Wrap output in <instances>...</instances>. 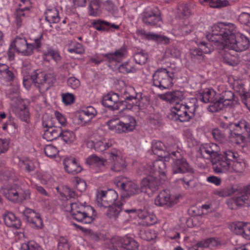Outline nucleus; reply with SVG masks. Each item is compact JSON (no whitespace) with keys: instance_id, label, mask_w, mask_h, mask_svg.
Masks as SVG:
<instances>
[{"instance_id":"4468645a","label":"nucleus","mask_w":250,"mask_h":250,"mask_svg":"<svg viewBox=\"0 0 250 250\" xmlns=\"http://www.w3.org/2000/svg\"><path fill=\"white\" fill-rule=\"evenodd\" d=\"M168 155L173 159L172 171L173 174L177 173H193L192 168L189 165L187 160L180 158L181 155L178 151L168 152Z\"/></svg>"},{"instance_id":"a211bd4d","label":"nucleus","mask_w":250,"mask_h":250,"mask_svg":"<svg viewBox=\"0 0 250 250\" xmlns=\"http://www.w3.org/2000/svg\"><path fill=\"white\" fill-rule=\"evenodd\" d=\"M11 42L18 54L23 56H30L33 55V46L27 42L25 38L17 36Z\"/></svg>"},{"instance_id":"f257e3e1","label":"nucleus","mask_w":250,"mask_h":250,"mask_svg":"<svg viewBox=\"0 0 250 250\" xmlns=\"http://www.w3.org/2000/svg\"><path fill=\"white\" fill-rule=\"evenodd\" d=\"M207 39L219 49L228 48L236 52L247 50L250 46L249 39L237 33L235 25L231 23L218 22L210 26Z\"/></svg>"},{"instance_id":"aec40b11","label":"nucleus","mask_w":250,"mask_h":250,"mask_svg":"<svg viewBox=\"0 0 250 250\" xmlns=\"http://www.w3.org/2000/svg\"><path fill=\"white\" fill-rule=\"evenodd\" d=\"M177 199L171 196L169 190L164 189L161 191L155 199V204L157 206L172 207L176 203Z\"/></svg>"},{"instance_id":"0e129e2a","label":"nucleus","mask_w":250,"mask_h":250,"mask_svg":"<svg viewBox=\"0 0 250 250\" xmlns=\"http://www.w3.org/2000/svg\"><path fill=\"white\" fill-rule=\"evenodd\" d=\"M43 41V37L42 34H41L39 37L36 38L34 40L33 43H30L33 46V54L34 53V50L38 51L42 47V42Z\"/></svg>"},{"instance_id":"49530a36","label":"nucleus","mask_w":250,"mask_h":250,"mask_svg":"<svg viewBox=\"0 0 250 250\" xmlns=\"http://www.w3.org/2000/svg\"><path fill=\"white\" fill-rule=\"evenodd\" d=\"M86 163L89 165L95 166L98 167H101L104 166V160L97 156L95 154H93L89 156L86 159Z\"/></svg>"},{"instance_id":"dca6fc26","label":"nucleus","mask_w":250,"mask_h":250,"mask_svg":"<svg viewBox=\"0 0 250 250\" xmlns=\"http://www.w3.org/2000/svg\"><path fill=\"white\" fill-rule=\"evenodd\" d=\"M143 22L148 26L160 27L162 19L159 11L155 8L147 7L142 14Z\"/></svg>"},{"instance_id":"6ab92c4d","label":"nucleus","mask_w":250,"mask_h":250,"mask_svg":"<svg viewBox=\"0 0 250 250\" xmlns=\"http://www.w3.org/2000/svg\"><path fill=\"white\" fill-rule=\"evenodd\" d=\"M42 125L44 128L43 137L47 141H52L61 136L62 128L52 125L50 122L43 119Z\"/></svg>"},{"instance_id":"c9c22d12","label":"nucleus","mask_w":250,"mask_h":250,"mask_svg":"<svg viewBox=\"0 0 250 250\" xmlns=\"http://www.w3.org/2000/svg\"><path fill=\"white\" fill-rule=\"evenodd\" d=\"M138 216L142 220L140 223L144 226H151L156 222V216L147 212L141 211L139 213Z\"/></svg>"},{"instance_id":"bb28decb","label":"nucleus","mask_w":250,"mask_h":250,"mask_svg":"<svg viewBox=\"0 0 250 250\" xmlns=\"http://www.w3.org/2000/svg\"><path fill=\"white\" fill-rule=\"evenodd\" d=\"M63 165L65 170L68 173L76 174L80 172L82 170L81 166L78 164L74 158H65L63 160Z\"/></svg>"},{"instance_id":"4d7b16f0","label":"nucleus","mask_w":250,"mask_h":250,"mask_svg":"<svg viewBox=\"0 0 250 250\" xmlns=\"http://www.w3.org/2000/svg\"><path fill=\"white\" fill-rule=\"evenodd\" d=\"M20 165L21 167L27 172H31L34 171L35 169V166L34 163L29 160H22L20 162Z\"/></svg>"},{"instance_id":"052dcab7","label":"nucleus","mask_w":250,"mask_h":250,"mask_svg":"<svg viewBox=\"0 0 250 250\" xmlns=\"http://www.w3.org/2000/svg\"><path fill=\"white\" fill-rule=\"evenodd\" d=\"M152 150L154 154H158L159 151H164L165 148L164 144L161 141L153 140L152 142Z\"/></svg>"},{"instance_id":"20e7f679","label":"nucleus","mask_w":250,"mask_h":250,"mask_svg":"<svg viewBox=\"0 0 250 250\" xmlns=\"http://www.w3.org/2000/svg\"><path fill=\"white\" fill-rule=\"evenodd\" d=\"M118 194L114 190L100 191L96 195V203L100 208H107V216L115 219L122 210V203L118 200Z\"/></svg>"},{"instance_id":"f03ea898","label":"nucleus","mask_w":250,"mask_h":250,"mask_svg":"<svg viewBox=\"0 0 250 250\" xmlns=\"http://www.w3.org/2000/svg\"><path fill=\"white\" fill-rule=\"evenodd\" d=\"M220 147L216 144L202 145L200 152L205 159H211L215 173L241 172L245 167V163L239 154L231 150H226L220 153Z\"/></svg>"},{"instance_id":"58836bf2","label":"nucleus","mask_w":250,"mask_h":250,"mask_svg":"<svg viewBox=\"0 0 250 250\" xmlns=\"http://www.w3.org/2000/svg\"><path fill=\"white\" fill-rule=\"evenodd\" d=\"M30 7L25 6L23 8H19L16 10V23L18 28L22 25L25 16L28 15Z\"/></svg>"},{"instance_id":"e2e57ef3","label":"nucleus","mask_w":250,"mask_h":250,"mask_svg":"<svg viewBox=\"0 0 250 250\" xmlns=\"http://www.w3.org/2000/svg\"><path fill=\"white\" fill-rule=\"evenodd\" d=\"M238 21L242 24L250 26V14L242 12L238 17Z\"/></svg>"},{"instance_id":"a878e982","label":"nucleus","mask_w":250,"mask_h":250,"mask_svg":"<svg viewBox=\"0 0 250 250\" xmlns=\"http://www.w3.org/2000/svg\"><path fill=\"white\" fill-rule=\"evenodd\" d=\"M233 201L238 206H249L250 205V185L244 188L239 195L234 197Z\"/></svg>"},{"instance_id":"4c0bfd02","label":"nucleus","mask_w":250,"mask_h":250,"mask_svg":"<svg viewBox=\"0 0 250 250\" xmlns=\"http://www.w3.org/2000/svg\"><path fill=\"white\" fill-rule=\"evenodd\" d=\"M45 18L50 23H58L60 21L59 11L56 7L47 9L45 12Z\"/></svg>"},{"instance_id":"13d9d810","label":"nucleus","mask_w":250,"mask_h":250,"mask_svg":"<svg viewBox=\"0 0 250 250\" xmlns=\"http://www.w3.org/2000/svg\"><path fill=\"white\" fill-rule=\"evenodd\" d=\"M123 238L117 237L113 238L111 241V246H109V249L113 250H119L123 248Z\"/></svg>"},{"instance_id":"680f3d73","label":"nucleus","mask_w":250,"mask_h":250,"mask_svg":"<svg viewBox=\"0 0 250 250\" xmlns=\"http://www.w3.org/2000/svg\"><path fill=\"white\" fill-rule=\"evenodd\" d=\"M134 59L137 63L142 65L146 62L147 55L143 52H140L135 55Z\"/></svg>"},{"instance_id":"3c124183","label":"nucleus","mask_w":250,"mask_h":250,"mask_svg":"<svg viewBox=\"0 0 250 250\" xmlns=\"http://www.w3.org/2000/svg\"><path fill=\"white\" fill-rule=\"evenodd\" d=\"M244 225V222H235L230 225V229L236 234L242 236L243 233H244L243 231Z\"/></svg>"},{"instance_id":"a19ab883","label":"nucleus","mask_w":250,"mask_h":250,"mask_svg":"<svg viewBox=\"0 0 250 250\" xmlns=\"http://www.w3.org/2000/svg\"><path fill=\"white\" fill-rule=\"evenodd\" d=\"M117 70L120 73L127 74L136 72V69L132 63L127 61L119 65L117 64Z\"/></svg>"},{"instance_id":"69168bd1","label":"nucleus","mask_w":250,"mask_h":250,"mask_svg":"<svg viewBox=\"0 0 250 250\" xmlns=\"http://www.w3.org/2000/svg\"><path fill=\"white\" fill-rule=\"evenodd\" d=\"M67 84L72 89H75L80 86V82L76 78L70 77L67 80Z\"/></svg>"},{"instance_id":"473e14b6","label":"nucleus","mask_w":250,"mask_h":250,"mask_svg":"<svg viewBox=\"0 0 250 250\" xmlns=\"http://www.w3.org/2000/svg\"><path fill=\"white\" fill-rule=\"evenodd\" d=\"M237 123H238L236 124ZM235 124V123H231L230 124V129L229 130V138L232 142L239 145L244 142L245 138L241 133H239L238 132L240 131H241L242 132H246V131L244 128H242V130L239 129L237 130L235 128V127H232V125Z\"/></svg>"},{"instance_id":"864d4df0","label":"nucleus","mask_w":250,"mask_h":250,"mask_svg":"<svg viewBox=\"0 0 250 250\" xmlns=\"http://www.w3.org/2000/svg\"><path fill=\"white\" fill-rule=\"evenodd\" d=\"M45 155L49 158H54L58 154V148L51 145H46L44 148Z\"/></svg>"},{"instance_id":"412c9836","label":"nucleus","mask_w":250,"mask_h":250,"mask_svg":"<svg viewBox=\"0 0 250 250\" xmlns=\"http://www.w3.org/2000/svg\"><path fill=\"white\" fill-rule=\"evenodd\" d=\"M115 142L112 139H104L100 140L89 141L87 143V146L94 149L96 151L103 152L107 149L112 147Z\"/></svg>"},{"instance_id":"0eeeda50","label":"nucleus","mask_w":250,"mask_h":250,"mask_svg":"<svg viewBox=\"0 0 250 250\" xmlns=\"http://www.w3.org/2000/svg\"><path fill=\"white\" fill-rule=\"evenodd\" d=\"M126 56L127 50L125 47L122 46L114 52L102 54H95L90 57V61L95 64L98 65L104 61V58H105L109 63V66L112 67L114 63L120 62Z\"/></svg>"},{"instance_id":"1a4fd4ad","label":"nucleus","mask_w":250,"mask_h":250,"mask_svg":"<svg viewBox=\"0 0 250 250\" xmlns=\"http://www.w3.org/2000/svg\"><path fill=\"white\" fill-rule=\"evenodd\" d=\"M110 130L117 133H127L132 131L136 126V122L135 118L131 116H126L123 121L118 118L110 120L107 123Z\"/></svg>"},{"instance_id":"de8ad7c7","label":"nucleus","mask_w":250,"mask_h":250,"mask_svg":"<svg viewBox=\"0 0 250 250\" xmlns=\"http://www.w3.org/2000/svg\"><path fill=\"white\" fill-rule=\"evenodd\" d=\"M140 237L145 240L149 241L156 237L154 231L150 229L142 230L140 233Z\"/></svg>"},{"instance_id":"c03bdc74","label":"nucleus","mask_w":250,"mask_h":250,"mask_svg":"<svg viewBox=\"0 0 250 250\" xmlns=\"http://www.w3.org/2000/svg\"><path fill=\"white\" fill-rule=\"evenodd\" d=\"M122 243L123 248L127 250H136L139 246L133 238L127 236L123 237Z\"/></svg>"},{"instance_id":"9d476101","label":"nucleus","mask_w":250,"mask_h":250,"mask_svg":"<svg viewBox=\"0 0 250 250\" xmlns=\"http://www.w3.org/2000/svg\"><path fill=\"white\" fill-rule=\"evenodd\" d=\"M114 183L125 197L134 196L143 192L141 186L140 187L136 182L126 177H119L115 179Z\"/></svg>"},{"instance_id":"e433bc0d","label":"nucleus","mask_w":250,"mask_h":250,"mask_svg":"<svg viewBox=\"0 0 250 250\" xmlns=\"http://www.w3.org/2000/svg\"><path fill=\"white\" fill-rule=\"evenodd\" d=\"M93 27L98 31L109 30L111 28L115 29L119 28V26L115 24H111L104 21L98 20L94 21L93 22Z\"/></svg>"},{"instance_id":"603ef678","label":"nucleus","mask_w":250,"mask_h":250,"mask_svg":"<svg viewBox=\"0 0 250 250\" xmlns=\"http://www.w3.org/2000/svg\"><path fill=\"white\" fill-rule=\"evenodd\" d=\"M21 250H44L38 244L34 241H30L23 243L21 246Z\"/></svg>"},{"instance_id":"8fccbe9b","label":"nucleus","mask_w":250,"mask_h":250,"mask_svg":"<svg viewBox=\"0 0 250 250\" xmlns=\"http://www.w3.org/2000/svg\"><path fill=\"white\" fill-rule=\"evenodd\" d=\"M100 1L93 0L91 1L89 5V15L96 16L100 13Z\"/></svg>"},{"instance_id":"f8f14e48","label":"nucleus","mask_w":250,"mask_h":250,"mask_svg":"<svg viewBox=\"0 0 250 250\" xmlns=\"http://www.w3.org/2000/svg\"><path fill=\"white\" fill-rule=\"evenodd\" d=\"M30 77L31 80L41 93L47 91L54 83V78L51 74L35 71Z\"/></svg>"},{"instance_id":"39448f33","label":"nucleus","mask_w":250,"mask_h":250,"mask_svg":"<svg viewBox=\"0 0 250 250\" xmlns=\"http://www.w3.org/2000/svg\"><path fill=\"white\" fill-rule=\"evenodd\" d=\"M125 101L119 97L118 94L116 93H109L103 98L102 103L103 105L106 107L110 108L112 110H117L122 105H125L126 101L135 100V104L139 107L143 106L141 100L143 99L142 93L141 92L136 93L135 96H126L124 98Z\"/></svg>"},{"instance_id":"b1692460","label":"nucleus","mask_w":250,"mask_h":250,"mask_svg":"<svg viewBox=\"0 0 250 250\" xmlns=\"http://www.w3.org/2000/svg\"><path fill=\"white\" fill-rule=\"evenodd\" d=\"M161 184V181L153 176H148L144 178L141 183L142 191L144 192H147L148 189L154 192L158 189Z\"/></svg>"},{"instance_id":"72a5a7b5","label":"nucleus","mask_w":250,"mask_h":250,"mask_svg":"<svg viewBox=\"0 0 250 250\" xmlns=\"http://www.w3.org/2000/svg\"><path fill=\"white\" fill-rule=\"evenodd\" d=\"M7 96L12 101H13V106L21 104L23 105L24 102L27 101L21 99L20 96V91L18 87L13 88L7 93Z\"/></svg>"},{"instance_id":"2f4dec72","label":"nucleus","mask_w":250,"mask_h":250,"mask_svg":"<svg viewBox=\"0 0 250 250\" xmlns=\"http://www.w3.org/2000/svg\"><path fill=\"white\" fill-rule=\"evenodd\" d=\"M19 179V175L15 171L10 168H4L0 170V180L12 181L16 182Z\"/></svg>"},{"instance_id":"4be33fe9","label":"nucleus","mask_w":250,"mask_h":250,"mask_svg":"<svg viewBox=\"0 0 250 250\" xmlns=\"http://www.w3.org/2000/svg\"><path fill=\"white\" fill-rule=\"evenodd\" d=\"M109 157L113 160L111 169L112 171L119 172L124 170L125 167V161L122 159L121 152L116 148L112 149L109 153Z\"/></svg>"},{"instance_id":"338daca9","label":"nucleus","mask_w":250,"mask_h":250,"mask_svg":"<svg viewBox=\"0 0 250 250\" xmlns=\"http://www.w3.org/2000/svg\"><path fill=\"white\" fill-rule=\"evenodd\" d=\"M212 134L214 138L220 142H222L225 139L224 134L219 129L215 128L212 130Z\"/></svg>"},{"instance_id":"c85d7f7f","label":"nucleus","mask_w":250,"mask_h":250,"mask_svg":"<svg viewBox=\"0 0 250 250\" xmlns=\"http://www.w3.org/2000/svg\"><path fill=\"white\" fill-rule=\"evenodd\" d=\"M3 219L5 224L8 227L19 229L21 227V220L11 212H6L3 215Z\"/></svg>"},{"instance_id":"393cba45","label":"nucleus","mask_w":250,"mask_h":250,"mask_svg":"<svg viewBox=\"0 0 250 250\" xmlns=\"http://www.w3.org/2000/svg\"><path fill=\"white\" fill-rule=\"evenodd\" d=\"M28 104L29 103L27 100L24 102L23 105L18 104L14 105L13 109L16 116L26 123H28L30 119V114L28 108Z\"/></svg>"},{"instance_id":"79ce46f5","label":"nucleus","mask_w":250,"mask_h":250,"mask_svg":"<svg viewBox=\"0 0 250 250\" xmlns=\"http://www.w3.org/2000/svg\"><path fill=\"white\" fill-rule=\"evenodd\" d=\"M153 172H158L160 175L165 176L166 172L167 163L162 160H156L152 164Z\"/></svg>"},{"instance_id":"7ed1b4c3","label":"nucleus","mask_w":250,"mask_h":250,"mask_svg":"<svg viewBox=\"0 0 250 250\" xmlns=\"http://www.w3.org/2000/svg\"><path fill=\"white\" fill-rule=\"evenodd\" d=\"M184 95L182 91L175 90L167 92L160 96V98L170 103H175L169 115V118L175 121L188 122L194 117L198 106L197 100L191 98L183 102Z\"/></svg>"},{"instance_id":"c756f323","label":"nucleus","mask_w":250,"mask_h":250,"mask_svg":"<svg viewBox=\"0 0 250 250\" xmlns=\"http://www.w3.org/2000/svg\"><path fill=\"white\" fill-rule=\"evenodd\" d=\"M97 114L96 109L92 106H88L81 111L79 118L84 124H89Z\"/></svg>"},{"instance_id":"37998d69","label":"nucleus","mask_w":250,"mask_h":250,"mask_svg":"<svg viewBox=\"0 0 250 250\" xmlns=\"http://www.w3.org/2000/svg\"><path fill=\"white\" fill-rule=\"evenodd\" d=\"M222 62L228 65L235 66L238 63L237 58L236 56L230 54L228 51L226 50L223 51L222 53Z\"/></svg>"},{"instance_id":"2eb2a0df","label":"nucleus","mask_w":250,"mask_h":250,"mask_svg":"<svg viewBox=\"0 0 250 250\" xmlns=\"http://www.w3.org/2000/svg\"><path fill=\"white\" fill-rule=\"evenodd\" d=\"M234 97V93L230 91H225L222 92L217 100L208 106V110L213 113L223 110L232 104Z\"/></svg>"},{"instance_id":"423d86ee","label":"nucleus","mask_w":250,"mask_h":250,"mask_svg":"<svg viewBox=\"0 0 250 250\" xmlns=\"http://www.w3.org/2000/svg\"><path fill=\"white\" fill-rule=\"evenodd\" d=\"M70 213L73 219L83 224H90L94 220L92 214L94 211L90 206H84L79 202L70 203Z\"/></svg>"},{"instance_id":"bf43d9fd","label":"nucleus","mask_w":250,"mask_h":250,"mask_svg":"<svg viewBox=\"0 0 250 250\" xmlns=\"http://www.w3.org/2000/svg\"><path fill=\"white\" fill-rule=\"evenodd\" d=\"M14 78L15 75L9 68L0 75V79L5 82H11Z\"/></svg>"},{"instance_id":"f704fd0d","label":"nucleus","mask_w":250,"mask_h":250,"mask_svg":"<svg viewBox=\"0 0 250 250\" xmlns=\"http://www.w3.org/2000/svg\"><path fill=\"white\" fill-rule=\"evenodd\" d=\"M233 88L235 91L241 96L243 103L248 106L249 105L248 101L250 100V98H247V93L244 84L241 82L234 81L233 84Z\"/></svg>"},{"instance_id":"a18cd8bd","label":"nucleus","mask_w":250,"mask_h":250,"mask_svg":"<svg viewBox=\"0 0 250 250\" xmlns=\"http://www.w3.org/2000/svg\"><path fill=\"white\" fill-rule=\"evenodd\" d=\"M62 140L67 144H71L74 142L76 139L75 133L68 130H62L60 136Z\"/></svg>"},{"instance_id":"5fc2aeb1","label":"nucleus","mask_w":250,"mask_h":250,"mask_svg":"<svg viewBox=\"0 0 250 250\" xmlns=\"http://www.w3.org/2000/svg\"><path fill=\"white\" fill-rule=\"evenodd\" d=\"M146 39L148 40L155 41H163L166 43H168L169 42V40L168 38L150 32L147 33Z\"/></svg>"},{"instance_id":"9b49d317","label":"nucleus","mask_w":250,"mask_h":250,"mask_svg":"<svg viewBox=\"0 0 250 250\" xmlns=\"http://www.w3.org/2000/svg\"><path fill=\"white\" fill-rule=\"evenodd\" d=\"M5 197L14 203H20L30 198L29 190H24L20 186L14 184L5 188L3 191Z\"/></svg>"},{"instance_id":"09e8293b","label":"nucleus","mask_w":250,"mask_h":250,"mask_svg":"<svg viewBox=\"0 0 250 250\" xmlns=\"http://www.w3.org/2000/svg\"><path fill=\"white\" fill-rule=\"evenodd\" d=\"M193 173H188L186 177L180 179L179 181L186 189H188L193 186Z\"/></svg>"},{"instance_id":"6e6d98bb","label":"nucleus","mask_w":250,"mask_h":250,"mask_svg":"<svg viewBox=\"0 0 250 250\" xmlns=\"http://www.w3.org/2000/svg\"><path fill=\"white\" fill-rule=\"evenodd\" d=\"M68 51L70 53H76L78 54H83L84 51V48L82 44L79 42H74L73 46H68Z\"/></svg>"},{"instance_id":"ddd939ff","label":"nucleus","mask_w":250,"mask_h":250,"mask_svg":"<svg viewBox=\"0 0 250 250\" xmlns=\"http://www.w3.org/2000/svg\"><path fill=\"white\" fill-rule=\"evenodd\" d=\"M30 77L31 80L41 93L47 91L54 83V78L51 74L35 71Z\"/></svg>"},{"instance_id":"f3484780","label":"nucleus","mask_w":250,"mask_h":250,"mask_svg":"<svg viewBox=\"0 0 250 250\" xmlns=\"http://www.w3.org/2000/svg\"><path fill=\"white\" fill-rule=\"evenodd\" d=\"M208 42H198L197 47H193L190 49V55L193 60L200 58L203 57L204 54L209 53L214 50V43L208 40Z\"/></svg>"},{"instance_id":"5701e85b","label":"nucleus","mask_w":250,"mask_h":250,"mask_svg":"<svg viewBox=\"0 0 250 250\" xmlns=\"http://www.w3.org/2000/svg\"><path fill=\"white\" fill-rule=\"evenodd\" d=\"M23 214L32 227L38 229L42 227L43 223L40 215L33 209L26 208L23 211Z\"/></svg>"},{"instance_id":"cd10ccee","label":"nucleus","mask_w":250,"mask_h":250,"mask_svg":"<svg viewBox=\"0 0 250 250\" xmlns=\"http://www.w3.org/2000/svg\"><path fill=\"white\" fill-rule=\"evenodd\" d=\"M216 93L212 88H206L200 93L198 98L202 102L210 104H213L217 100L218 98L216 97Z\"/></svg>"},{"instance_id":"ea45409f","label":"nucleus","mask_w":250,"mask_h":250,"mask_svg":"<svg viewBox=\"0 0 250 250\" xmlns=\"http://www.w3.org/2000/svg\"><path fill=\"white\" fill-rule=\"evenodd\" d=\"M235 189L232 185H230L224 188L216 189L213 192L215 195L220 197H227L234 193Z\"/></svg>"},{"instance_id":"774afa93","label":"nucleus","mask_w":250,"mask_h":250,"mask_svg":"<svg viewBox=\"0 0 250 250\" xmlns=\"http://www.w3.org/2000/svg\"><path fill=\"white\" fill-rule=\"evenodd\" d=\"M180 9L181 11V14L184 17H188L191 14V8L187 4L181 5Z\"/></svg>"},{"instance_id":"6e6552de","label":"nucleus","mask_w":250,"mask_h":250,"mask_svg":"<svg viewBox=\"0 0 250 250\" xmlns=\"http://www.w3.org/2000/svg\"><path fill=\"white\" fill-rule=\"evenodd\" d=\"M174 77V72L169 68H159L153 75V85L161 89H168L173 85Z\"/></svg>"},{"instance_id":"7c9ffc66","label":"nucleus","mask_w":250,"mask_h":250,"mask_svg":"<svg viewBox=\"0 0 250 250\" xmlns=\"http://www.w3.org/2000/svg\"><path fill=\"white\" fill-rule=\"evenodd\" d=\"M51 57L52 59L55 62L58 63L61 60V56L58 51L52 46H47L46 49L43 52L42 58L44 61L49 62V57Z\"/></svg>"}]
</instances>
